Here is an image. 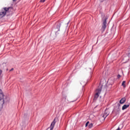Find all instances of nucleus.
Wrapping results in <instances>:
<instances>
[{"instance_id": "5701e85b", "label": "nucleus", "mask_w": 130, "mask_h": 130, "mask_svg": "<svg viewBox=\"0 0 130 130\" xmlns=\"http://www.w3.org/2000/svg\"><path fill=\"white\" fill-rule=\"evenodd\" d=\"M123 59H125V58H123Z\"/></svg>"}, {"instance_id": "b1692460", "label": "nucleus", "mask_w": 130, "mask_h": 130, "mask_svg": "<svg viewBox=\"0 0 130 130\" xmlns=\"http://www.w3.org/2000/svg\"><path fill=\"white\" fill-rule=\"evenodd\" d=\"M120 106V104H119V106Z\"/></svg>"}, {"instance_id": "7ed1b4c3", "label": "nucleus", "mask_w": 130, "mask_h": 130, "mask_svg": "<svg viewBox=\"0 0 130 130\" xmlns=\"http://www.w3.org/2000/svg\"><path fill=\"white\" fill-rule=\"evenodd\" d=\"M102 90V89L101 88H100L97 89L95 90V94L94 95L93 100H97V98H98V97H99V95H100Z\"/></svg>"}, {"instance_id": "20e7f679", "label": "nucleus", "mask_w": 130, "mask_h": 130, "mask_svg": "<svg viewBox=\"0 0 130 130\" xmlns=\"http://www.w3.org/2000/svg\"><path fill=\"white\" fill-rule=\"evenodd\" d=\"M106 19H105L103 22V25L102 27V30H103V31H105V29H106Z\"/></svg>"}, {"instance_id": "4468645a", "label": "nucleus", "mask_w": 130, "mask_h": 130, "mask_svg": "<svg viewBox=\"0 0 130 130\" xmlns=\"http://www.w3.org/2000/svg\"><path fill=\"white\" fill-rule=\"evenodd\" d=\"M120 75H118V76H117V78H118V79H119V78H120Z\"/></svg>"}, {"instance_id": "9b49d317", "label": "nucleus", "mask_w": 130, "mask_h": 130, "mask_svg": "<svg viewBox=\"0 0 130 130\" xmlns=\"http://www.w3.org/2000/svg\"><path fill=\"white\" fill-rule=\"evenodd\" d=\"M88 127L89 128H92V127H93V123H91L89 124L88 125Z\"/></svg>"}, {"instance_id": "f8f14e48", "label": "nucleus", "mask_w": 130, "mask_h": 130, "mask_svg": "<svg viewBox=\"0 0 130 130\" xmlns=\"http://www.w3.org/2000/svg\"><path fill=\"white\" fill-rule=\"evenodd\" d=\"M89 124V121H87L85 124V126H88V125Z\"/></svg>"}, {"instance_id": "dca6fc26", "label": "nucleus", "mask_w": 130, "mask_h": 130, "mask_svg": "<svg viewBox=\"0 0 130 130\" xmlns=\"http://www.w3.org/2000/svg\"><path fill=\"white\" fill-rule=\"evenodd\" d=\"M100 2H101V3H102V2H104V0H100Z\"/></svg>"}, {"instance_id": "393cba45", "label": "nucleus", "mask_w": 130, "mask_h": 130, "mask_svg": "<svg viewBox=\"0 0 130 130\" xmlns=\"http://www.w3.org/2000/svg\"><path fill=\"white\" fill-rule=\"evenodd\" d=\"M118 109H119V110H120V109H119V108Z\"/></svg>"}, {"instance_id": "1a4fd4ad", "label": "nucleus", "mask_w": 130, "mask_h": 130, "mask_svg": "<svg viewBox=\"0 0 130 130\" xmlns=\"http://www.w3.org/2000/svg\"><path fill=\"white\" fill-rule=\"evenodd\" d=\"M125 81H123L122 82V86H123V88H125L126 86H125Z\"/></svg>"}, {"instance_id": "9d476101", "label": "nucleus", "mask_w": 130, "mask_h": 130, "mask_svg": "<svg viewBox=\"0 0 130 130\" xmlns=\"http://www.w3.org/2000/svg\"><path fill=\"white\" fill-rule=\"evenodd\" d=\"M59 28H60V23L57 25V31H59Z\"/></svg>"}, {"instance_id": "6ab92c4d", "label": "nucleus", "mask_w": 130, "mask_h": 130, "mask_svg": "<svg viewBox=\"0 0 130 130\" xmlns=\"http://www.w3.org/2000/svg\"><path fill=\"white\" fill-rule=\"evenodd\" d=\"M110 81H111V79L108 80V82H110Z\"/></svg>"}, {"instance_id": "f3484780", "label": "nucleus", "mask_w": 130, "mask_h": 130, "mask_svg": "<svg viewBox=\"0 0 130 130\" xmlns=\"http://www.w3.org/2000/svg\"><path fill=\"white\" fill-rule=\"evenodd\" d=\"M2 75V70H0V76Z\"/></svg>"}, {"instance_id": "ddd939ff", "label": "nucleus", "mask_w": 130, "mask_h": 130, "mask_svg": "<svg viewBox=\"0 0 130 130\" xmlns=\"http://www.w3.org/2000/svg\"><path fill=\"white\" fill-rule=\"evenodd\" d=\"M44 2H45V0H41L40 1L41 3H44Z\"/></svg>"}, {"instance_id": "2eb2a0df", "label": "nucleus", "mask_w": 130, "mask_h": 130, "mask_svg": "<svg viewBox=\"0 0 130 130\" xmlns=\"http://www.w3.org/2000/svg\"><path fill=\"white\" fill-rule=\"evenodd\" d=\"M12 71H14V68H12L10 70V72H12Z\"/></svg>"}, {"instance_id": "a211bd4d", "label": "nucleus", "mask_w": 130, "mask_h": 130, "mask_svg": "<svg viewBox=\"0 0 130 130\" xmlns=\"http://www.w3.org/2000/svg\"><path fill=\"white\" fill-rule=\"evenodd\" d=\"M116 130H120V128L119 127Z\"/></svg>"}, {"instance_id": "f257e3e1", "label": "nucleus", "mask_w": 130, "mask_h": 130, "mask_svg": "<svg viewBox=\"0 0 130 130\" xmlns=\"http://www.w3.org/2000/svg\"><path fill=\"white\" fill-rule=\"evenodd\" d=\"M10 9H12V7L4 8V11L0 12V18H3V17L6 16V14L9 12Z\"/></svg>"}, {"instance_id": "4be33fe9", "label": "nucleus", "mask_w": 130, "mask_h": 130, "mask_svg": "<svg viewBox=\"0 0 130 130\" xmlns=\"http://www.w3.org/2000/svg\"><path fill=\"white\" fill-rule=\"evenodd\" d=\"M112 84H113V81L112 82Z\"/></svg>"}, {"instance_id": "412c9836", "label": "nucleus", "mask_w": 130, "mask_h": 130, "mask_svg": "<svg viewBox=\"0 0 130 130\" xmlns=\"http://www.w3.org/2000/svg\"><path fill=\"white\" fill-rule=\"evenodd\" d=\"M14 2H16V1H17V0H13Z\"/></svg>"}, {"instance_id": "423d86ee", "label": "nucleus", "mask_w": 130, "mask_h": 130, "mask_svg": "<svg viewBox=\"0 0 130 130\" xmlns=\"http://www.w3.org/2000/svg\"><path fill=\"white\" fill-rule=\"evenodd\" d=\"M54 125H55V119H54L51 124V125L50 127V130L53 129V127H54Z\"/></svg>"}, {"instance_id": "39448f33", "label": "nucleus", "mask_w": 130, "mask_h": 130, "mask_svg": "<svg viewBox=\"0 0 130 130\" xmlns=\"http://www.w3.org/2000/svg\"><path fill=\"white\" fill-rule=\"evenodd\" d=\"M109 115V112H108V110H106L103 117L106 118V117H107V116H108Z\"/></svg>"}, {"instance_id": "f03ea898", "label": "nucleus", "mask_w": 130, "mask_h": 130, "mask_svg": "<svg viewBox=\"0 0 130 130\" xmlns=\"http://www.w3.org/2000/svg\"><path fill=\"white\" fill-rule=\"evenodd\" d=\"M4 92H3L2 89H0V105H1V106H3L5 103L4 101Z\"/></svg>"}, {"instance_id": "aec40b11", "label": "nucleus", "mask_w": 130, "mask_h": 130, "mask_svg": "<svg viewBox=\"0 0 130 130\" xmlns=\"http://www.w3.org/2000/svg\"><path fill=\"white\" fill-rule=\"evenodd\" d=\"M2 66H6V63H4Z\"/></svg>"}, {"instance_id": "6e6552de", "label": "nucleus", "mask_w": 130, "mask_h": 130, "mask_svg": "<svg viewBox=\"0 0 130 130\" xmlns=\"http://www.w3.org/2000/svg\"><path fill=\"white\" fill-rule=\"evenodd\" d=\"M128 107H129V105H124L122 107V110H124L128 108Z\"/></svg>"}, {"instance_id": "0eeeda50", "label": "nucleus", "mask_w": 130, "mask_h": 130, "mask_svg": "<svg viewBox=\"0 0 130 130\" xmlns=\"http://www.w3.org/2000/svg\"><path fill=\"white\" fill-rule=\"evenodd\" d=\"M126 100V99H125V98H122L120 101V104H123V103H124V102H125V101Z\"/></svg>"}]
</instances>
